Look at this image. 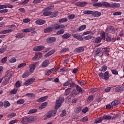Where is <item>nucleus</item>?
Segmentation results:
<instances>
[{
	"instance_id": "1",
	"label": "nucleus",
	"mask_w": 124,
	"mask_h": 124,
	"mask_svg": "<svg viewBox=\"0 0 124 124\" xmlns=\"http://www.w3.org/2000/svg\"><path fill=\"white\" fill-rule=\"evenodd\" d=\"M64 101V98H60L56 101V105L55 106V109H59L60 106H62V103Z\"/></svg>"
},
{
	"instance_id": "2",
	"label": "nucleus",
	"mask_w": 124,
	"mask_h": 124,
	"mask_svg": "<svg viewBox=\"0 0 124 124\" xmlns=\"http://www.w3.org/2000/svg\"><path fill=\"white\" fill-rule=\"evenodd\" d=\"M105 40V33L103 32L101 34V37H98L95 39V43H100L101 40Z\"/></svg>"
},
{
	"instance_id": "3",
	"label": "nucleus",
	"mask_w": 124,
	"mask_h": 124,
	"mask_svg": "<svg viewBox=\"0 0 124 124\" xmlns=\"http://www.w3.org/2000/svg\"><path fill=\"white\" fill-rule=\"evenodd\" d=\"M35 30V28L31 27L29 28H26L25 29H23L22 31L23 32H31V31H32V33H36V31H34Z\"/></svg>"
},
{
	"instance_id": "4",
	"label": "nucleus",
	"mask_w": 124,
	"mask_h": 124,
	"mask_svg": "<svg viewBox=\"0 0 124 124\" xmlns=\"http://www.w3.org/2000/svg\"><path fill=\"white\" fill-rule=\"evenodd\" d=\"M38 64L37 62H35L33 64H31L30 65L29 68H30V71L29 72L31 73H31H33L34 72V70L35 69V67H36V65Z\"/></svg>"
},
{
	"instance_id": "5",
	"label": "nucleus",
	"mask_w": 124,
	"mask_h": 124,
	"mask_svg": "<svg viewBox=\"0 0 124 124\" xmlns=\"http://www.w3.org/2000/svg\"><path fill=\"white\" fill-rule=\"evenodd\" d=\"M96 56L102 57L103 56V48L102 47L98 48L96 51Z\"/></svg>"
},
{
	"instance_id": "6",
	"label": "nucleus",
	"mask_w": 124,
	"mask_h": 124,
	"mask_svg": "<svg viewBox=\"0 0 124 124\" xmlns=\"http://www.w3.org/2000/svg\"><path fill=\"white\" fill-rule=\"evenodd\" d=\"M41 58H42V53L38 52L35 53L34 57L32 58V60L33 61H36V60H39Z\"/></svg>"
},
{
	"instance_id": "7",
	"label": "nucleus",
	"mask_w": 124,
	"mask_h": 124,
	"mask_svg": "<svg viewBox=\"0 0 124 124\" xmlns=\"http://www.w3.org/2000/svg\"><path fill=\"white\" fill-rule=\"evenodd\" d=\"M21 122L22 124H28L30 123H31V121L30 118L27 117H24L21 119Z\"/></svg>"
},
{
	"instance_id": "8",
	"label": "nucleus",
	"mask_w": 124,
	"mask_h": 124,
	"mask_svg": "<svg viewBox=\"0 0 124 124\" xmlns=\"http://www.w3.org/2000/svg\"><path fill=\"white\" fill-rule=\"evenodd\" d=\"M12 77V73L10 71H8L6 73V75L5 76L4 78L7 79V81H9L10 80V78Z\"/></svg>"
},
{
	"instance_id": "9",
	"label": "nucleus",
	"mask_w": 124,
	"mask_h": 124,
	"mask_svg": "<svg viewBox=\"0 0 124 124\" xmlns=\"http://www.w3.org/2000/svg\"><path fill=\"white\" fill-rule=\"evenodd\" d=\"M56 42V38L54 37H48L46 39L47 43H49V44H52V43H54Z\"/></svg>"
},
{
	"instance_id": "10",
	"label": "nucleus",
	"mask_w": 124,
	"mask_h": 124,
	"mask_svg": "<svg viewBox=\"0 0 124 124\" xmlns=\"http://www.w3.org/2000/svg\"><path fill=\"white\" fill-rule=\"evenodd\" d=\"M56 114V111L54 110H51L47 113L46 117L49 119L50 118H52V117H54V116H55Z\"/></svg>"
},
{
	"instance_id": "11",
	"label": "nucleus",
	"mask_w": 124,
	"mask_h": 124,
	"mask_svg": "<svg viewBox=\"0 0 124 124\" xmlns=\"http://www.w3.org/2000/svg\"><path fill=\"white\" fill-rule=\"evenodd\" d=\"M87 4H88V3H87V2L78 1L76 3V5H77V6H78L79 7H84L85 5H87Z\"/></svg>"
},
{
	"instance_id": "12",
	"label": "nucleus",
	"mask_w": 124,
	"mask_h": 124,
	"mask_svg": "<svg viewBox=\"0 0 124 124\" xmlns=\"http://www.w3.org/2000/svg\"><path fill=\"white\" fill-rule=\"evenodd\" d=\"M34 81H35V79L34 78L29 79L24 82V85L25 86H29L31 84H32Z\"/></svg>"
},
{
	"instance_id": "13",
	"label": "nucleus",
	"mask_w": 124,
	"mask_h": 124,
	"mask_svg": "<svg viewBox=\"0 0 124 124\" xmlns=\"http://www.w3.org/2000/svg\"><path fill=\"white\" fill-rule=\"evenodd\" d=\"M44 49V46H35L33 50L35 52H40V51H42Z\"/></svg>"
},
{
	"instance_id": "14",
	"label": "nucleus",
	"mask_w": 124,
	"mask_h": 124,
	"mask_svg": "<svg viewBox=\"0 0 124 124\" xmlns=\"http://www.w3.org/2000/svg\"><path fill=\"white\" fill-rule=\"evenodd\" d=\"M35 23L37 25H44L46 23V20L43 19H38L35 21Z\"/></svg>"
},
{
	"instance_id": "15",
	"label": "nucleus",
	"mask_w": 124,
	"mask_h": 124,
	"mask_svg": "<svg viewBox=\"0 0 124 124\" xmlns=\"http://www.w3.org/2000/svg\"><path fill=\"white\" fill-rule=\"evenodd\" d=\"M42 67H43V68H45V67H47L48 65H49V60H45L41 64Z\"/></svg>"
},
{
	"instance_id": "16",
	"label": "nucleus",
	"mask_w": 124,
	"mask_h": 124,
	"mask_svg": "<svg viewBox=\"0 0 124 124\" xmlns=\"http://www.w3.org/2000/svg\"><path fill=\"white\" fill-rule=\"evenodd\" d=\"M84 51H85L84 47H79L75 49L74 52L76 53H81L82 52H84Z\"/></svg>"
},
{
	"instance_id": "17",
	"label": "nucleus",
	"mask_w": 124,
	"mask_h": 124,
	"mask_svg": "<svg viewBox=\"0 0 124 124\" xmlns=\"http://www.w3.org/2000/svg\"><path fill=\"white\" fill-rule=\"evenodd\" d=\"M12 31H13V30L12 29H7L1 31L0 32V33L1 34H6V33H9L10 32H12Z\"/></svg>"
},
{
	"instance_id": "18",
	"label": "nucleus",
	"mask_w": 124,
	"mask_h": 124,
	"mask_svg": "<svg viewBox=\"0 0 124 124\" xmlns=\"http://www.w3.org/2000/svg\"><path fill=\"white\" fill-rule=\"evenodd\" d=\"M121 6V4L119 3H114L110 4L111 8H119Z\"/></svg>"
},
{
	"instance_id": "19",
	"label": "nucleus",
	"mask_w": 124,
	"mask_h": 124,
	"mask_svg": "<svg viewBox=\"0 0 124 124\" xmlns=\"http://www.w3.org/2000/svg\"><path fill=\"white\" fill-rule=\"evenodd\" d=\"M73 37H74V38H76L77 39H78V40H83V37L79 34H72Z\"/></svg>"
},
{
	"instance_id": "20",
	"label": "nucleus",
	"mask_w": 124,
	"mask_h": 124,
	"mask_svg": "<svg viewBox=\"0 0 124 124\" xmlns=\"http://www.w3.org/2000/svg\"><path fill=\"white\" fill-rule=\"evenodd\" d=\"M72 83V79L69 78L67 81L65 82L63 84V87H67V86H69V85H70V84H71Z\"/></svg>"
},
{
	"instance_id": "21",
	"label": "nucleus",
	"mask_w": 124,
	"mask_h": 124,
	"mask_svg": "<svg viewBox=\"0 0 124 124\" xmlns=\"http://www.w3.org/2000/svg\"><path fill=\"white\" fill-rule=\"evenodd\" d=\"M104 53L108 57H109V55L110 54V48L108 47H104Z\"/></svg>"
},
{
	"instance_id": "22",
	"label": "nucleus",
	"mask_w": 124,
	"mask_h": 124,
	"mask_svg": "<svg viewBox=\"0 0 124 124\" xmlns=\"http://www.w3.org/2000/svg\"><path fill=\"white\" fill-rule=\"evenodd\" d=\"M99 16H101V13L97 11H95L93 13L92 12L93 17H99Z\"/></svg>"
},
{
	"instance_id": "23",
	"label": "nucleus",
	"mask_w": 124,
	"mask_h": 124,
	"mask_svg": "<svg viewBox=\"0 0 124 124\" xmlns=\"http://www.w3.org/2000/svg\"><path fill=\"white\" fill-rule=\"evenodd\" d=\"M110 74L108 71H106L104 73V79L105 80H108L109 79Z\"/></svg>"
},
{
	"instance_id": "24",
	"label": "nucleus",
	"mask_w": 124,
	"mask_h": 124,
	"mask_svg": "<svg viewBox=\"0 0 124 124\" xmlns=\"http://www.w3.org/2000/svg\"><path fill=\"white\" fill-rule=\"evenodd\" d=\"M108 30L109 31V32H110L111 33L113 34L115 33V32H116V31H115V28L113 26L109 27L108 28Z\"/></svg>"
},
{
	"instance_id": "25",
	"label": "nucleus",
	"mask_w": 124,
	"mask_h": 124,
	"mask_svg": "<svg viewBox=\"0 0 124 124\" xmlns=\"http://www.w3.org/2000/svg\"><path fill=\"white\" fill-rule=\"evenodd\" d=\"M53 31V27H49L48 28H46L44 30V32L45 33H47L48 32H51Z\"/></svg>"
},
{
	"instance_id": "26",
	"label": "nucleus",
	"mask_w": 124,
	"mask_h": 124,
	"mask_svg": "<svg viewBox=\"0 0 124 124\" xmlns=\"http://www.w3.org/2000/svg\"><path fill=\"white\" fill-rule=\"evenodd\" d=\"M71 36V34L70 33H65L62 35V38L63 39H68L69 37Z\"/></svg>"
},
{
	"instance_id": "27",
	"label": "nucleus",
	"mask_w": 124,
	"mask_h": 124,
	"mask_svg": "<svg viewBox=\"0 0 124 124\" xmlns=\"http://www.w3.org/2000/svg\"><path fill=\"white\" fill-rule=\"evenodd\" d=\"M31 74V72L29 71L25 72L22 75V78H27V77H29Z\"/></svg>"
},
{
	"instance_id": "28",
	"label": "nucleus",
	"mask_w": 124,
	"mask_h": 124,
	"mask_svg": "<svg viewBox=\"0 0 124 124\" xmlns=\"http://www.w3.org/2000/svg\"><path fill=\"white\" fill-rule=\"evenodd\" d=\"M86 28H87V26L85 25H82L78 28L77 31H84V30H86Z\"/></svg>"
},
{
	"instance_id": "29",
	"label": "nucleus",
	"mask_w": 124,
	"mask_h": 124,
	"mask_svg": "<svg viewBox=\"0 0 124 124\" xmlns=\"http://www.w3.org/2000/svg\"><path fill=\"white\" fill-rule=\"evenodd\" d=\"M54 53H55V50H50L49 52H48L45 55V58H48V57H50V56L53 55Z\"/></svg>"
},
{
	"instance_id": "30",
	"label": "nucleus",
	"mask_w": 124,
	"mask_h": 124,
	"mask_svg": "<svg viewBox=\"0 0 124 124\" xmlns=\"http://www.w3.org/2000/svg\"><path fill=\"white\" fill-rule=\"evenodd\" d=\"M93 100V95H89L87 99L88 103H91Z\"/></svg>"
},
{
	"instance_id": "31",
	"label": "nucleus",
	"mask_w": 124,
	"mask_h": 124,
	"mask_svg": "<svg viewBox=\"0 0 124 124\" xmlns=\"http://www.w3.org/2000/svg\"><path fill=\"white\" fill-rule=\"evenodd\" d=\"M105 39L107 42H110V41H112L111 36L108 34H106L105 35Z\"/></svg>"
},
{
	"instance_id": "32",
	"label": "nucleus",
	"mask_w": 124,
	"mask_h": 124,
	"mask_svg": "<svg viewBox=\"0 0 124 124\" xmlns=\"http://www.w3.org/2000/svg\"><path fill=\"white\" fill-rule=\"evenodd\" d=\"M67 21H68L67 18L66 17H65V18L60 19L59 20L58 22L60 24H62V23H65V22H67Z\"/></svg>"
},
{
	"instance_id": "33",
	"label": "nucleus",
	"mask_w": 124,
	"mask_h": 124,
	"mask_svg": "<svg viewBox=\"0 0 124 124\" xmlns=\"http://www.w3.org/2000/svg\"><path fill=\"white\" fill-rule=\"evenodd\" d=\"M47 96L42 97L38 99V102H43V101H45L47 99Z\"/></svg>"
},
{
	"instance_id": "34",
	"label": "nucleus",
	"mask_w": 124,
	"mask_h": 124,
	"mask_svg": "<svg viewBox=\"0 0 124 124\" xmlns=\"http://www.w3.org/2000/svg\"><path fill=\"white\" fill-rule=\"evenodd\" d=\"M119 103H120V101H119V100H114V101H113L111 102V105L113 107H115V106H117V105H118V104Z\"/></svg>"
},
{
	"instance_id": "35",
	"label": "nucleus",
	"mask_w": 124,
	"mask_h": 124,
	"mask_svg": "<svg viewBox=\"0 0 124 124\" xmlns=\"http://www.w3.org/2000/svg\"><path fill=\"white\" fill-rule=\"evenodd\" d=\"M47 106V102H45L42 103L39 107V109L40 110H42V109H44V108H46Z\"/></svg>"
},
{
	"instance_id": "36",
	"label": "nucleus",
	"mask_w": 124,
	"mask_h": 124,
	"mask_svg": "<svg viewBox=\"0 0 124 124\" xmlns=\"http://www.w3.org/2000/svg\"><path fill=\"white\" fill-rule=\"evenodd\" d=\"M23 37H24V34H23L22 33H18L16 35V38L22 39L23 38Z\"/></svg>"
},
{
	"instance_id": "37",
	"label": "nucleus",
	"mask_w": 124,
	"mask_h": 124,
	"mask_svg": "<svg viewBox=\"0 0 124 124\" xmlns=\"http://www.w3.org/2000/svg\"><path fill=\"white\" fill-rule=\"evenodd\" d=\"M10 106V103L8 102V101H5L4 102V108H8Z\"/></svg>"
},
{
	"instance_id": "38",
	"label": "nucleus",
	"mask_w": 124,
	"mask_h": 124,
	"mask_svg": "<svg viewBox=\"0 0 124 124\" xmlns=\"http://www.w3.org/2000/svg\"><path fill=\"white\" fill-rule=\"evenodd\" d=\"M71 90V88H67L65 90V92L64 93V95H68L69 93H70V90Z\"/></svg>"
},
{
	"instance_id": "39",
	"label": "nucleus",
	"mask_w": 124,
	"mask_h": 124,
	"mask_svg": "<svg viewBox=\"0 0 124 124\" xmlns=\"http://www.w3.org/2000/svg\"><path fill=\"white\" fill-rule=\"evenodd\" d=\"M54 68H52L50 70H48L47 71L45 72V75H50L54 71Z\"/></svg>"
},
{
	"instance_id": "40",
	"label": "nucleus",
	"mask_w": 124,
	"mask_h": 124,
	"mask_svg": "<svg viewBox=\"0 0 124 124\" xmlns=\"http://www.w3.org/2000/svg\"><path fill=\"white\" fill-rule=\"evenodd\" d=\"M24 103H25V100L24 99H18L17 101V104H19V105L24 104Z\"/></svg>"
},
{
	"instance_id": "41",
	"label": "nucleus",
	"mask_w": 124,
	"mask_h": 124,
	"mask_svg": "<svg viewBox=\"0 0 124 124\" xmlns=\"http://www.w3.org/2000/svg\"><path fill=\"white\" fill-rule=\"evenodd\" d=\"M102 5H103V6H105L106 7H111V4L107 2H103Z\"/></svg>"
},
{
	"instance_id": "42",
	"label": "nucleus",
	"mask_w": 124,
	"mask_h": 124,
	"mask_svg": "<svg viewBox=\"0 0 124 124\" xmlns=\"http://www.w3.org/2000/svg\"><path fill=\"white\" fill-rule=\"evenodd\" d=\"M112 116L111 115H105L103 117V120H111Z\"/></svg>"
},
{
	"instance_id": "43",
	"label": "nucleus",
	"mask_w": 124,
	"mask_h": 124,
	"mask_svg": "<svg viewBox=\"0 0 124 124\" xmlns=\"http://www.w3.org/2000/svg\"><path fill=\"white\" fill-rule=\"evenodd\" d=\"M92 38H93V36L91 35H88L83 37V39H85V40H89V39H92Z\"/></svg>"
},
{
	"instance_id": "44",
	"label": "nucleus",
	"mask_w": 124,
	"mask_h": 124,
	"mask_svg": "<svg viewBox=\"0 0 124 124\" xmlns=\"http://www.w3.org/2000/svg\"><path fill=\"white\" fill-rule=\"evenodd\" d=\"M57 34L58 35H60L61 34H63V33H64V30L63 29H61L59 31H58L57 32H56Z\"/></svg>"
},
{
	"instance_id": "45",
	"label": "nucleus",
	"mask_w": 124,
	"mask_h": 124,
	"mask_svg": "<svg viewBox=\"0 0 124 124\" xmlns=\"http://www.w3.org/2000/svg\"><path fill=\"white\" fill-rule=\"evenodd\" d=\"M51 14H52V12L45 11L43 13V15H44V16H49Z\"/></svg>"
},
{
	"instance_id": "46",
	"label": "nucleus",
	"mask_w": 124,
	"mask_h": 124,
	"mask_svg": "<svg viewBox=\"0 0 124 124\" xmlns=\"http://www.w3.org/2000/svg\"><path fill=\"white\" fill-rule=\"evenodd\" d=\"M75 18V15H74V14L69 15L67 16V18L69 20H73V19H74Z\"/></svg>"
},
{
	"instance_id": "47",
	"label": "nucleus",
	"mask_w": 124,
	"mask_h": 124,
	"mask_svg": "<svg viewBox=\"0 0 124 124\" xmlns=\"http://www.w3.org/2000/svg\"><path fill=\"white\" fill-rule=\"evenodd\" d=\"M17 92H18V89L15 88L13 89L12 91L10 92V94H16L17 93Z\"/></svg>"
},
{
	"instance_id": "48",
	"label": "nucleus",
	"mask_w": 124,
	"mask_h": 124,
	"mask_svg": "<svg viewBox=\"0 0 124 124\" xmlns=\"http://www.w3.org/2000/svg\"><path fill=\"white\" fill-rule=\"evenodd\" d=\"M37 112V109H31L28 111V114H33Z\"/></svg>"
},
{
	"instance_id": "49",
	"label": "nucleus",
	"mask_w": 124,
	"mask_h": 124,
	"mask_svg": "<svg viewBox=\"0 0 124 124\" xmlns=\"http://www.w3.org/2000/svg\"><path fill=\"white\" fill-rule=\"evenodd\" d=\"M9 62H11V63H13L16 62H17V59L14 57H13L12 58H11L9 60Z\"/></svg>"
},
{
	"instance_id": "50",
	"label": "nucleus",
	"mask_w": 124,
	"mask_h": 124,
	"mask_svg": "<svg viewBox=\"0 0 124 124\" xmlns=\"http://www.w3.org/2000/svg\"><path fill=\"white\" fill-rule=\"evenodd\" d=\"M102 121H103V119H102V118H97L95 120L94 123V124H99V123H100L101 122H102Z\"/></svg>"
},
{
	"instance_id": "51",
	"label": "nucleus",
	"mask_w": 124,
	"mask_h": 124,
	"mask_svg": "<svg viewBox=\"0 0 124 124\" xmlns=\"http://www.w3.org/2000/svg\"><path fill=\"white\" fill-rule=\"evenodd\" d=\"M101 71H102V72H105V71L107 70V67L106 66V65H103L101 67Z\"/></svg>"
},
{
	"instance_id": "52",
	"label": "nucleus",
	"mask_w": 124,
	"mask_h": 124,
	"mask_svg": "<svg viewBox=\"0 0 124 124\" xmlns=\"http://www.w3.org/2000/svg\"><path fill=\"white\" fill-rule=\"evenodd\" d=\"M51 9H52V6H47V7H45L43 10V12L49 11V10H51Z\"/></svg>"
},
{
	"instance_id": "53",
	"label": "nucleus",
	"mask_w": 124,
	"mask_h": 124,
	"mask_svg": "<svg viewBox=\"0 0 124 124\" xmlns=\"http://www.w3.org/2000/svg\"><path fill=\"white\" fill-rule=\"evenodd\" d=\"M122 14H123V13H122V12H115L113 13L112 15H113V16H117L118 15H122Z\"/></svg>"
},
{
	"instance_id": "54",
	"label": "nucleus",
	"mask_w": 124,
	"mask_h": 124,
	"mask_svg": "<svg viewBox=\"0 0 124 124\" xmlns=\"http://www.w3.org/2000/svg\"><path fill=\"white\" fill-rule=\"evenodd\" d=\"M76 87L78 92L81 93L83 91V89L79 85H77Z\"/></svg>"
},
{
	"instance_id": "55",
	"label": "nucleus",
	"mask_w": 124,
	"mask_h": 124,
	"mask_svg": "<svg viewBox=\"0 0 124 124\" xmlns=\"http://www.w3.org/2000/svg\"><path fill=\"white\" fill-rule=\"evenodd\" d=\"M84 14H92L93 15V11L90 10H85L83 12Z\"/></svg>"
},
{
	"instance_id": "56",
	"label": "nucleus",
	"mask_w": 124,
	"mask_h": 124,
	"mask_svg": "<svg viewBox=\"0 0 124 124\" xmlns=\"http://www.w3.org/2000/svg\"><path fill=\"white\" fill-rule=\"evenodd\" d=\"M26 65V63H22L19 64L17 66V68H21V67H25Z\"/></svg>"
},
{
	"instance_id": "57",
	"label": "nucleus",
	"mask_w": 124,
	"mask_h": 124,
	"mask_svg": "<svg viewBox=\"0 0 124 124\" xmlns=\"http://www.w3.org/2000/svg\"><path fill=\"white\" fill-rule=\"evenodd\" d=\"M67 51H69V49H68V48H62L60 53H65V52H67Z\"/></svg>"
},
{
	"instance_id": "58",
	"label": "nucleus",
	"mask_w": 124,
	"mask_h": 124,
	"mask_svg": "<svg viewBox=\"0 0 124 124\" xmlns=\"http://www.w3.org/2000/svg\"><path fill=\"white\" fill-rule=\"evenodd\" d=\"M53 30H60V27L59 26V24H55L53 26Z\"/></svg>"
},
{
	"instance_id": "59",
	"label": "nucleus",
	"mask_w": 124,
	"mask_h": 124,
	"mask_svg": "<svg viewBox=\"0 0 124 124\" xmlns=\"http://www.w3.org/2000/svg\"><path fill=\"white\" fill-rule=\"evenodd\" d=\"M56 16H57V13L53 12L51 14L50 18H54V17H56Z\"/></svg>"
},
{
	"instance_id": "60",
	"label": "nucleus",
	"mask_w": 124,
	"mask_h": 124,
	"mask_svg": "<svg viewBox=\"0 0 124 124\" xmlns=\"http://www.w3.org/2000/svg\"><path fill=\"white\" fill-rule=\"evenodd\" d=\"M7 61V57H5L3 58L1 60V62L2 63H5L6 62V61Z\"/></svg>"
},
{
	"instance_id": "61",
	"label": "nucleus",
	"mask_w": 124,
	"mask_h": 124,
	"mask_svg": "<svg viewBox=\"0 0 124 124\" xmlns=\"http://www.w3.org/2000/svg\"><path fill=\"white\" fill-rule=\"evenodd\" d=\"M82 109H83V108H82V107H81V106L78 107L77 108V113H79V112H81V111H82Z\"/></svg>"
},
{
	"instance_id": "62",
	"label": "nucleus",
	"mask_w": 124,
	"mask_h": 124,
	"mask_svg": "<svg viewBox=\"0 0 124 124\" xmlns=\"http://www.w3.org/2000/svg\"><path fill=\"white\" fill-rule=\"evenodd\" d=\"M72 94V96H76L78 94V92L76 90H74L72 94Z\"/></svg>"
},
{
	"instance_id": "63",
	"label": "nucleus",
	"mask_w": 124,
	"mask_h": 124,
	"mask_svg": "<svg viewBox=\"0 0 124 124\" xmlns=\"http://www.w3.org/2000/svg\"><path fill=\"white\" fill-rule=\"evenodd\" d=\"M17 122H18V120L17 119L13 120L9 122V124H16V123H17Z\"/></svg>"
},
{
	"instance_id": "64",
	"label": "nucleus",
	"mask_w": 124,
	"mask_h": 124,
	"mask_svg": "<svg viewBox=\"0 0 124 124\" xmlns=\"http://www.w3.org/2000/svg\"><path fill=\"white\" fill-rule=\"evenodd\" d=\"M23 22L24 23H29V22H31V19L30 18H25V19H23Z\"/></svg>"
}]
</instances>
